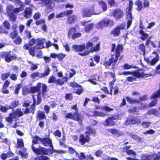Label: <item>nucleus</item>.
I'll list each match as a JSON object with an SVG mask.
<instances>
[{
    "label": "nucleus",
    "instance_id": "f257e3e1",
    "mask_svg": "<svg viewBox=\"0 0 160 160\" xmlns=\"http://www.w3.org/2000/svg\"><path fill=\"white\" fill-rule=\"evenodd\" d=\"M32 143L31 148L33 152L36 155H41L35 157L34 160H50V158L45 155H48L49 153L52 154L53 151L50 148H46L44 147L39 146L38 148H36Z\"/></svg>",
    "mask_w": 160,
    "mask_h": 160
},
{
    "label": "nucleus",
    "instance_id": "f03ea898",
    "mask_svg": "<svg viewBox=\"0 0 160 160\" xmlns=\"http://www.w3.org/2000/svg\"><path fill=\"white\" fill-rule=\"evenodd\" d=\"M123 49V46L122 44H118L115 50V57L114 55H112L111 57L108 60H105L103 61L102 64L107 68H109V67L111 65L114 67L116 65L118 60V57L120 56L121 52H122Z\"/></svg>",
    "mask_w": 160,
    "mask_h": 160
},
{
    "label": "nucleus",
    "instance_id": "7ed1b4c3",
    "mask_svg": "<svg viewBox=\"0 0 160 160\" xmlns=\"http://www.w3.org/2000/svg\"><path fill=\"white\" fill-rule=\"evenodd\" d=\"M38 141H40L42 144L44 146H49L53 148L52 140L48 138H41L38 136H35L33 138L32 142L33 144H37Z\"/></svg>",
    "mask_w": 160,
    "mask_h": 160
},
{
    "label": "nucleus",
    "instance_id": "20e7f679",
    "mask_svg": "<svg viewBox=\"0 0 160 160\" xmlns=\"http://www.w3.org/2000/svg\"><path fill=\"white\" fill-rule=\"evenodd\" d=\"M139 70H142V69H139L137 70L132 71H124L121 73L120 74V75H128L132 74L134 77L136 78H146L148 76H150V74H145L144 72H140Z\"/></svg>",
    "mask_w": 160,
    "mask_h": 160
},
{
    "label": "nucleus",
    "instance_id": "39448f33",
    "mask_svg": "<svg viewBox=\"0 0 160 160\" xmlns=\"http://www.w3.org/2000/svg\"><path fill=\"white\" fill-rule=\"evenodd\" d=\"M65 117L66 119H69L80 122H82L83 119V117L78 112L68 113L65 115Z\"/></svg>",
    "mask_w": 160,
    "mask_h": 160
},
{
    "label": "nucleus",
    "instance_id": "423d86ee",
    "mask_svg": "<svg viewBox=\"0 0 160 160\" xmlns=\"http://www.w3.org/2000/svg\"><path fill=\"white\" fill-rule=\"evenodd\" d=\"M114 22L112 20L108 18H105L97 23L98 28H103L104 27H111L114 25Z\"/></svg>",
    "mask_w": 160,
    "mask_h": 160
},
{
    "label": "nucleus",
    "instance_id": "0eeeda50",
    "mask_svg": "<svg viewBox=\"0 0 160 160\" xmlns=\"http://www.w3.org/2000/svg\"><path fill=\"white\" fill-rule=\"evenodd\" d=\"M11 52H2L0 53V57L2 58H4L5 61L9 63L13 60L16 59L17 58L16 55H11Z\"/></svg>",
    "mask_w": 160,
    "mask_h": 160
},
{
    "label": "nucleus",
    "instance_id": "6e6552de",
    "mask_svg": "<svg viewBox=\"0 0 160 160\" xmlns=\"http://www.w3.org/2000/svg\"><path fill=\"white\" fill-rule=\"evenodd\" d=\"M119 115H112L110 117H108L105 120L104 125L105 126H113L116 125L115 121H113L114 120H118L119 119Z\"/></svg>",
    "mask_w": 160,
    "mask_h": 160
},
{
    "label": "nucleus",
    "instance_id": "1a4fd4ad",
    "mask_svg": "<svg viewBox=\"0 0 160 160\" xmlns=\"http://www.w3.org/2000/svg\"><path fill=\"white\" fill-rule=\"evenodd\" d=\"M100 12H94V7H92L90 8H85L82 11V16L83 17H91L92 15H98Z\"/></svg>",
    "mask_w": 160,
    "mask_h": 160
},
{
    "label": "nucleus",
    "instance_id": "9d476101",
    "mask_svg": "<svg viewBox=\"0 0 160 160\" xmlns=\"http://www.w3.org/2000/svg\"><path fill=\"white\" fill-rule=\"evenodd\" d=\"M100 50V42H99L95 46L91 47L89 50L85 51L82 53H79L78 54L81 56H84L88 55L90 52H92L94 51L98 52Z\"/></svg>",
    "mask_w": 160,
    "mask_h": 160
},
{
    "label": "nucleus",
    "instance_id": "9b49d317",
    "mask_svg": "<svg viewBox=\"0 0 160 160\" xmlns=\"http://www.w3.org/2000/svg\"><path fill=\"white\" fill-rule=\"evenodd\" d=\"M124 15V13L122 10L120 8L114 9L112 12V15L116 19H120L122 18Z\"/></svg>",
    "mask_w": 160,
    "mask_h": 160
},
{
    "label": "nucleus",
    "instance_id": "f8f14e48",
    "mask_svg": "<svg viewBox=\"0 0 160 160\" xmlns=\"http://www.w3.org/2000/svg\"><path fill=\"white\" fill-rule=\"evenodd\" d=\"M14 7L13 6L9 5L8 7L7 12L9 16L11 19V21H15L17 17L13 13Z\"/></svg>",
    "mask_w": 160,
    "mask_h": 160
},
{
    "label": "nucleus",
    "instance_id": "ddd939ff",
    "mask_svg": "<svg viewBox=\"0 0 160 160\" xmlns=\"http://www.w3.org/2000/svg\"><path fill=\"white\" fill-rule=\"evenodd\" d=\"M158 156L155 157L153 155L145 154L142 157V160H160V152H158Z\"/></svg>",
    "mask_w": 160,
    "mask_h": 160
},
{
    "label": "nucleus",
    "instance_id": "4468645a",
    "mask_svg": "<svg viewBox=\"0 0 160 160\" xmlns=\"http://www.w3.org/2000/svg\"><path fill=\"white\" fill-rule=\"evenodd\" d=\"M90 140V137L86 135V137L82 134H80L79 137V142L81 145H83L87 142H88Z\"/></svg>",
    "mask_w": 160,
    "mask_h": 160
},
{
    "label": "nucleus",
    "instance_id": "2eb2a0df",
    "mask_svg": "<svg viewBox=\"0 0 160 160\" xmlns=\"http://www.w3.org/2000/svg\"><path fill=\"white\" fill-rule=\"evenodd\" d=\"M42 83L40 82H38L37 85L33 87L30 88L32 93H35L37 92L38 93L41 94V88Z\"/></svg>",
    "mask_w": 160,
    "mask_h": 160
},
{
    "label": "nucleus",
    "instance_id": "dca6fc26",
    "mask_svg": "<svg viewBox=\"0 0 160 160\" xmlns=\"http://www.w3.org/2000/svg\"><path fill=\"white\" fill-rule=\"evenodd\" d=\"M72 48H73L74 51L75 52H81L85 49V44H83L79 45H73L72 46ZM79 53L80 52H79Z\"/></svg>",
    "mask_w": 160,
    "mask_h": 160
},
{
    "label": "nucleus",
    "instance_id": "f3484780",
    "mask_svg": "<svg viewBox=\"0 0 160 160\" xmlns=\"http://www.w3.org/2000/svg\"><path fill=\"white\" fill-rule=\"evenodd\" d=\"M107 130L110 132L112 134L115 135L117 137H119L122 136L123 135V132L117 129L112 128L107 129Z\"/></svg>",
    "mask_w": 160,
    "mask_h": 160
},
{
    "label": "nucleus",
    "instance_id": "a211bd4d",
    "mask_svg": "<svg viewBox=\"0 0 160 160\" xmlns=\"http://www.w3.org/2000/svg\"><path fill=\"white\" fill-rule=\"evenodd\" d=\"M100 57L99 56L97 55H95L93 58H91L90 60L91 61L89 62V66L91 67L94 66L96 65V64L94 63L93 62V59H94V61L96 62L97 64L99 62Z\"/></svg>",
    "mask_w": 160,
    "mask_h": 160
},
{
    "label": "nucleus",
    "instance_id": "6ab92c4d",
    "mask_svg": "<svg viewBox=\"0 0 160 160\" xmlns=\"http://www.w3.org/2000/svg\"><path fill=\"white\" fill-rule=\"evenodd\" d=\"M86 129L88 131L85 132L86 135H87L90 137V134L93 136L96 135V130L94 128H92L89 126H87L86 127Z\"/></svg>",
    "mask_w": 160,
    "mask_h": 160
},
{
    "label": "nucleus",
    "instance_id": "aec40b11",
    "mask_svg": "<svg viewBox=\"0 0 160 160\" xmlns=\"http://www.w3.org/2000/svg\"><path fill=\"white\" fill-rule=\"evenodd\" d=\"M148 115H153L157 117H160V113L156 109L153 108L149 110L147 112Z\"/></svg>",
    "mask_w": 160,
    "mask_h": 160
},
{
    "label": "nucleus",
    "instance_id": "412c9836",
    "mask_svg": "<svg viewBox=\"0 0 160 160\" xmlns=\"http://www.w3.org/2000/svg\"><path fill=\"white\" fill-rule=\"evenodd\" d=\"M32 12V10L30 8H26L24 10L23 15L26 18H29L31 17Z\"/></svg>",
    "mask_w": 160,
    "mask_h": 160
},
{
    "label": "nucleus",
    "instance_id": "4be33fe9",
    "mask_svg": "<svg viewBox=\"0 0 160 160\" xmlns=\"http://www.w3.org/2000/svg\"><path fill=\"white\" fill-rule=\"evenodd\" d=\"M67 82V78L66 77H63L62 79L58 78L56 79V84L57 86L59 85L62 86L63 85L65 82Z\"/></svg>",
    "mask_w": 160,
    "mask_h": 160
},
{
    "label": "nucleus",
    "instance_id": "5701e85b",
    "mask_svg": "<svg viewBox=\"0 0 160 160\" xmlns=\"http://www.w3.org/2000/svg\"><path fill=\"white\" fill-rule=\"evenodd\" d=\"M135 5L137 6L136 10L138 12L141 11L143 8L142 2L140 0H137L135 1Z\"/></svg>",
    "mask_w": 160,
    "mask_h": 160
},
{
    "label": "nucleus",
    "instance_id": "b1692460",
    "mask_svg": "<svg viewBox=\"0 0 160 160\" xmlns=\"http://www.w3.org/2000/svg\"><path fill=\"white\" fill-rule=\"evenodd\" d=\"M37 120H41L45 119L46 117L44 112H42L40 110L38 111L37 114Z\"/></svg>",
    "mask_w": 160,
    "mask_h": 160
},
{
    "label": "nucleus",
    "instance_id": "393cba45",
    "mask_svg": "<svg viewBox=\"0 0 160 160\" xmlns=\"http://www.w3.org/2000/svg\"><path fill=\"white\" fill-rule=\"evenodd\" d=\"M36 43V40L34 38L32 39L29 41L28 43H25L23 46V48L24 49L28 50L29 49V47H32V45H34Z\"/></svg>",
    "mask_w": 160,
    "mask_h": 160
},
{
    "label": "nucleus",
    "instance_id": "a878e982",
    "mask_svg": "<svg viewBox=\"0 0 160 160\" xmlns=\"http://www.w3.org/2000/svg\"><path fill=\"white\" fill-rule=\"evenodd\" d=\"M77 18V16L74 15L68 16L67 18L68 23L70 24L74 23L76 21Z\"/></svg>",
    "mask_w": 160,
    "mask_h": 160
},
{
    "label": "nucleus",
    "instance_id": "bb28decb",
    "mask_svg": "<svg viewBox=\"0 0 160 160\" xmlns=\"http://www.w3.org/2000/svg\"><path fill=\"white\" fill-rule=\"evenodd\" d=\"M138 49L140 51L142 52L143 56H145L146 52V45L143 43H140L138 46Z\"/></svg>",
    "mask_w": 160,
    "mask_h": 160
},
{
    "label": "nucleus",
    "instance_id": "cd10ccee",
    "mask_svg": "<svg viewBox=\"0 0 160 160\" xmlns=\"http://www.w3.org/2000/svg\"><path fill=\"white\" fill-rule=\"evenodd\" d=\"M16 118H17V117L14 115V113H9L8 117L6 118V121L10 124L12 123L13 118L15 119Z\"/></svg>",
    "mask_w": 160,
    "mask_h": 160
},
{
    "label": "nucleus",
    "instance_id": "c85d7f7f",
    "mask_svg": "<svg viewBox=\"0 0 160 160\" xmlns=\"http://www.w3.org/2000/svg\"><path fill=\"white\" fill-rule=\"evenodd\" d=\"M139 34H140L142 36L140 38L142 40L144 41L148 38L149 34L145 32L142 30L141 29L139 31Z\"/></svg>",
    "mask_w": 160,
    "mask_h": 160
},
{
    "label": "nucleus",
    "instance_id": "c756f323",
    "mask_svg": "<svg viewBox=\"0 0 160 160\" xmlns=\"http://www.w3.org/2000/svg\"><path fill=\"white\" fill-rule=\"evenodd\" d=\"M44 42L42 40L38 39L35 46L37 47V49H42L44 48Z\"/></svg>",
    "mask_w": 160,
    "mask_h": 160
},
{
    "label": "nucleus",
    "instance_id": "7c9ffc66",
    "mask_svg": "<svg viewBox=\"0 0 160 160\" xmlns=\"http://www.w3.org/2000/svg\"><path fill=\"white\" fill-rule=\"evenodd\" d=\"M126 99L127 101L130 104H132L134 103H139L140 102L136 99H132L129 97L126 96Z\"/></svg>",
    "mask_w": 160,
    "mask_h": 160
},
{
    "label": "nucleus",
    "instance_id": "2f4dec72",
    "mask_svg": "<svg viewBox=\"0 0 160 160\" xmlns=\"http://www.w3.org/2000/svg\"><path fill=\"white\" fill-rule=\"evenodd\" d=\"M120 33V31L117 27H116L111 32V34L114 37L118 36Z\"/></svg>",
    "mask_w": 160,
    "mask_h": 160
},
{
    "label": "nucleus",
    "instance_id": "473e14b6",
    "mask_svg": "<svg viewBox=\"0 0 160 160\" xmlns=\"http://www.w3.org/2000/svg\"><path fill=\"white\" fill-rule=\"evenodd\" d=\"M37 49V48L36 46H33L32 47L30 48L29 47L28 52L29 54L32 57H34L35 56V51Z\"/></svg>",
    "mask_w": 160,
    "mask_h": 160
},
{
    "label": "nucleus",
    "instance_id": "72a5a7b5",
    "mask_svg": "<svg viewBox=\"0 0 160 160\" xmlns=\"http://www.w3.org/2000/svg\"><path fill=\"white\" fill-rule=\"evenodd\" d=\"M12 113H14V115H15L17 117H20L22 116L23 115V113L22 111L20 108H17L16 109L15 112Z\"/></svg>",
    "mask_w": 160,
    "mask_h": 160
},
{
    "label": "nucleus",
    "instance_id": "f704fd0d",
    "mask_svg": "<svg viewBox=\"0 0 160 160\" xmlns=\"http://www.w3.org/2000/svg\"><path fill=\"white\" fill-rule=\"evenodd\" d=\"M94 26V24L93 23L88 24L84 28V30L85 32H89L92 30Z\"/></svg>",
    "mask_w": 160,
    "mask_h": 160
},
{
    "label": "nucleus",
    "instance_id": "c9c22d12",
    "mask_svg": "<svg viewBox=\"0 0 160 160\" xmlns=\"http://www.w3.org/2000/svg\"><path fill=\"white\" fill-rule=\"evenodd\" d=\"M98 3L101 6L103 11H105L107 10V6L105 2L100 1L98 2Z\"/></svg>",
    "mask_w": 160,
    "mask_h": 160
},
{
    "label": "nucleus",
    "instance_id": "e433bc0d",
    "mask_svg": "<svg viewBox=\"0 0 160 160\" xmlns=\"http://www.w3.org/2000/svg\"><path fill=\"white\" fill-rule=\"evenodd\" d=\"M160 98V89H158L151 96V99H155Z\"/></svg>",
    "mask_w": 160,
    "mask_h": 160
},
{
    "label": "nucleus",
    "instance_id": "4c0bfd02",
    "mask_svg": "<svg viewBox=\"0 0 160 160\" xmlns=\"http://www.w3.org/2000/svg\"><path fill=\"white\" fill-rule=\"evenodd\" d=\"M93 116L96 117H104L106 116L107 115L105 113L101 112H98L97 111H94L93 112Z\"/></svg>",
    "mask_w": 160,
    "mask_h": 160
},
{
    "label": "nucleus",
    "instance_id": "58836bf2",
    "mask_svg": "<svg viewBox=\"0 0 160 160\" xmlns=\"http://www.w3.org/2000/svg\"><path fill=\"white\" fill-rule=\"evenodd\" d=\"M33 104L31 105V112L32 114H34L35 112V105L36 104V101L35 99L34 95H33Z\"/></svg>",
    "mask_w": 160,
    "mask_h": 160
},
{
    "label": "nucleus",
    "instance_id": "ea45409f",
    "mask_svg": "<svg viewBox=\"0 0 160 160\" xmlns=\"http://www.w3.org/2000/svg\"><path fill=\"white\" fill-rule=\"evenodd\" d=\"M50 71V69L48 67H47V69L45 70L44 72L41 74V76L40 77L41 78L44 77L48 75Z\"/></svg>",
    "mask_w": 160,
    "mask_h": 160
},
{
    "label": "nucleus",
    "instance_id": "a19ab883",
    "mask_svg": "<svg viewBox=\"0 0 160 160\" xmlns=\"http://www.w3.org/2000/svg\"><path fill=\"white\" fill-rule=\"evenodd\" d=\"M22 93L24 95H26L29 93H32L31 89H29L27 87H25L22 89Z\"/></svg>",
    "mask_w": 160,
    "mask_h": 160
},
{
    "label": "nucleus",
    "instance_id": "79ce46f5",
    "mask_svg": "<svg viewBox=\"0 0 160 160\" xmlns=\"http://www.w3.org/2000/svg\"><path fill=\"white\" fill-rule=\"evenodd\" d=\"M19 104V102L18 101L14 100L12 102L11 105H8V106H10L11 108L10 109H12L13 110L14 108L18 106Z\"/></svg>",
    "mask_w": 160,
    "mask_h": 160
},
{
    "label": "nucleus",
    "instance_id": "37998d69",
    "mask_svg": "<svg viewBox=\"0 0 160 160\" xmlns=\"http://www.w3.org/2000/svg\"><path fill=\"white\" fill-rule=\"evenodd\" d=\"M130 124H139L141 123V121L139 119L136 120L135 119H131L128 120Z\"/></svg>",
    "mask_w": 160,
    "mask_h": 160
},
{
    "label": "nucleus",
    "instance_id": "c03bdc74",
    "mask_svg": "<svg viewBox=\"0 0 160 160\" xmlns=\"http://www.w3.org/2000/svg\"><path fill=\"white\" fill-rule=\"evenodd\" d=\"M10 36L12 39H15L18 36L17 31L16 30L13 31L10 33Z\"/></svg>",
    "mask_w": 160,
    "mask_h": 160
},
{
    "label": "nucleus",
    "instance_id": "a18cd8bd",
    "mask_svg": "<svg viewBox=\"0 0 160 160\" xmlns=\"http://www.w3.org/2000/svg\"><path fill=\"white\" fill-rule=\"evenodd\" d=\"M65 140L66 138L65 137L63 136L62 138L59 140V144L60 146L66 148L68 147V146L67 145H65L64 144Z\"/></svg>",
    "mask_w": 160,
    "mask_h": 160
},
{
    "label": "nucleus",
    "instance_id": "49530a36",
    "mask_svg": "<svg viewBox=\"0 0 160 160\" xmlns=\"http://www.w3.org/2000/svg\"><path fill=\"white\" fill-rule=\"evenodd\" d=\"M22 42V39L20 36H18L14 40L13 42L16 45H19Z\"/></svg>",
    "mask_w": 160,
    "mask_h": 160
},
{
    "label": "nucleus",
    "instance_id": "de8ad7c7",
    "mask_svg": "<svg viewBox=\"0 0 160 160\" xmlns=\"http://www.w3.org/2000/svg\"><path fill=\"white\" fill-rule=\"evenodd\" d=\"M2 25L6 29L8 30L10 28L11 25L9 22L7 20L5 21L3 23Z\"/></svg>",
    "mask_w": 160,
    "mask_h": 160
},
{
    "label": "nucleus",
    "instance_id": "09e8293b",
    "mask_svg": "<svg viewBox=\"0 0 160 160\" xmlns=\"http://www.w3.org/2000/svg\"><path fill=\"white\" fill-rule=\"evenodd\" d=\"M10 72H8L5 73H3L1 75V78L2 81L6 80L10 76Z\"/></svg>",
    "mask_w": 160,
    "mask_h": 160
},
{
    "label": "nucleus",
    "instance_id": "8fccbe9b",
    "mask_svg": "<svg viewBox=\"0 0 160 160\" xmlns=\"http://www.w3.org/2000/svg\"><path fill=\"white\" fill-rule=\"evenodd\" d=\"M76 28L75 27H71L68 32V34L69 36H72L76 32Z\"/></svg>",
    "mask_w": 160,
    "mask_h": 160
},
{
    "label": "nucleus",
    "instance_id": "3c124183",
    "mask_svg": "<svg viewBox=\"0 0 160 160\" xmlns=\"http://www.w3.org/2000/svg\"><path fill=\"white\" fill-rule=\"evenodd\" d=\"M17 144L19 148H22L24 146L22 139L21 138H17Z\"/></svg>",
    "mask_w": 160,
    "mask_h": 160
},
{
    "label": "nucleus",
    "instance_id": "603ef678",
    "mask_svg": "<svg viewBox=\"0 0 160 160\" xmlns=\"http://www.w3.org/2000/svg\"><path fill=\"white\" fill-rule=\"evenodd\" d=\"M159 60V58H158V56L155 57L151 61V62L150 65L151 66H153L155 65L158 61Z\"/></svg>",
    "mask_w": 160,
    "mask_h": 160
},
{
    "label": "nucleus",
    "instance_id": "864d4df0",
    "mask_svg": "<svg viewBox=\"0 0 160 160\" xmlns=\"http://www.w3.org/2000/svg\"><path fill=\"white\" fill-rule=\"evenodd\" d=\"M11 108L10 106H9L8 105H6V107H4L1 105L0 110L3 112H5Z\"/></svg>",
    "mask_w": 160,
    "mask_h": 160
},
{
    "label": "nucleus",
    "instance_id": "5fc2aeb1",
    "mask_svg": "<svg viewBox=\"0 0 160 160\" xmlns=\"http://www.w3.org/2000/svg\"><path fill=\"white\" fill-rule=\"evenodd\" d=\"M42 94L44 95L47 91L48 87L45 84H42Z\"/></svg>",
    "mask_w": 160,
    "mask_h": 160
},
{
    "label": "nucleus",
    "instance_id": "6e6d98bb",
    "mask_svg": "<svg viewBox=\"0 0 160 160\" xmlns=\"http://www.w3.org/2000/svg\"><path fill=\"white\" fill-rule=\"evenodd\" d=\"M133 3L132 1L130 0L129 1V4L127 8V9H128V12H132L131 10L132 9V6Z\"/></svg>",
    "mask_w": 160,
    "mask_h": 160
},
{
    "label": "nucleus",
    "instance_id": "4d7b16f0",
    "mask_svg": "<svg viewBox=\"0 0 160 160\" xmlns=\"http://www.w3.org/2000/svg\"><path fill=\"white\" fill-rule=\"evenodd\" d=\"M141 124L143 128H148L150 126L151 123L149 121L143 122Z\"/></svg>",
    "mask_w": 160,
    "mask_h": 160
},
{
    "label": "nucleus",
    "instance_id": "13d9d810",
    "mask_svg": "<svg viewBox=\"0 0 160 160\" xmlns=\"http://www.w3.org/2000/svg\"><path fill=\"white\" fill-rule=\"evenodd\" d=\"M69 86L72 88H78L81 87V86L75 82H71L69 84Z\"/></svg>",
    "mask_w": 160,
    "mask_h": 160
},
{
    "label": "nucleus",
    "instance_id": "bf43d9fd",
    "mask_svg": "<svg viewBox=\"0 0 160 160\" xmlns=\"http://www.w3.org/2000/svg\"><path fill=\"white\" fill-rule=\"evenodd\" d=\"M56 79L55 77L53 76H52L48 79V82L49 83H56Z\"/></svg>",
    "mask_w": 160,
    "mask_h": 160
},
{
    "label": "nucleus",
    "instance_id": "052dcab7",
    "mask_svg": "<svg viewBox=\"0 0 160 160\" xmlns=\"http://www.w3.org/2000/svg\"><path fill=\"white\" fill-rule=\"evenodd\" d=\"M65 97L66 100H71L73 99V96L71 93L66 94Z\"/></svg>",
    "mask_w": 160,
    "mask_h": 160
},
{
    "label": "nucleus",
    "instance_id": "680f3d73",
    "mask_svg": "<svg viewBox=\"0 0 160 160\" xmlns=\"http://www.w3.org/2000/svg\"><path fill=\"white\" fill-rule=\"evenodd\" d=\"M101 108V109L104 110L107 112H109L113 110V109L107 106L101 107V108Z\"/></svg>",
    "mask_w": 160,
    "mask_h": 160
},
{
    "label": "nucleus",
    "instance_id": "e2e57ef3",
    "mask_svg": "<svg viewBox=\"0 0 160 160\" xmlns=\"http://www.w3.org/2000/svg\"><path fill=\"white\" fill-rule=\"evenodd\" d=\"M66 55L62 53H60L57 54V58L59 61H62L65 57Z\"/></svg>",
    "mask_w": 160,
    "mask_h": 160
},
{
    "label": "nucleus",
    "instance_id": "0e129e2a",
    "mask_svg": "<svg viewBox=\"0 0 160 160\" xmlns=\"http://www.w3.org/2000/svg\"><path fill=\"white\" fill-rule=\"evenodd\" d=\"M10 84V82L9 81H5L2 85V89H6L9 86Z\"/></svg>",
    "mask_w": 160,
    "mask_h": 160
},
{
    "label": "nucleus",
    "instance_id": "69168bd1",
    "mask_svg": "<svg viewBox=\"0 0 160 160\" xmlns=\"http://www.w3.org/2000/svg\"><path fill=\"white\" fill-rule=\"evenodd\" d=\"M81 36V33L80 32L75 33L72 36V38L73 39H75L76 38L80 37Z\"/></svg>",
    "mask_w": 160,
    "mask_h": 160
},
{
    "label": "nucleus",
    "instance_id": "338daca9",
    "mask_svg": "<svg viewBox=\"0 0 160 160\" xmlns=\"http://www.w3.org/2000/svg\"><path fill=\"white\" fill-rule=\"evenodd\" d=\"M136 78L135 77H128L126 78V80L129 82H132L133 81H136L137 80Z\"/></svg>",
    "mask_w": 160,
    "mask_h": 160
},
{
    "label": "nucleus",
    "instance_id": "774afa93",
    "mask_svg": "<svg viewBox=\"0 0 160 160\" xmlns=\"http://www.w3.org/2000/svg\"><path fill=\"white\" fill-rule=\"evenodd\" d=\"M45 21L44 19H41L38 20H37L35 23L37 25H39L45 23Z\"/></svg>",
    "mask_w": 160,
    "mask_h": 160
}]
</instances>
